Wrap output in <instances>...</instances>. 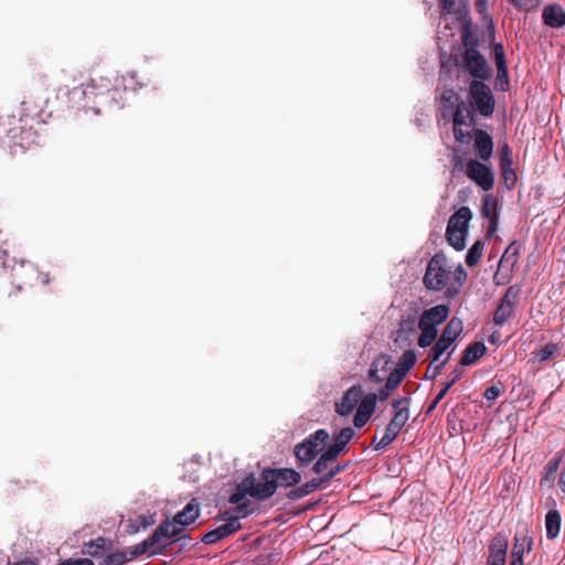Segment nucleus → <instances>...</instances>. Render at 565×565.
<instances>
[{
    "label": "nucleus",
    "instance_id": "f257e3e1",
    "mask_svg": "<svg viewBox=\"0 0 565 565\" xmlns=\"http://www.w3.org/2000/svg\"><path fill=\"white\" fill-rule=\"evenodd\" d=\"M466 277L467 273L461 265L452 270L444 254H435L428 262L423 281L427 289L440 291L450 288L452 281L461 285Z\"/></svg>",
    "mask_w": 565,
    "mask_h": 565
},
{
    "label": "nucleus",
    "instance_id": "f03ea898",
    "mask_svg": "<svg viewBox=\"0 0 565 565\" xmlns=\"http://www.w3.org/2000/svg\"><path fill=\"white\" fill-rule=\"evenodd\" d=\"M273 473L264 470L257 478L254 476L246 477L235 489L230 501L236 505L245 504L243 500L246 495L258 500H266L275 493V484L273 483Z\"/></svg>",
    "mask_w": 565,
    "mask_h": 565
},
{
    "label": "nucleus",
    "instance_id": "7ed1b4c3",
    "mask_svg": "<svg viewBox=\"0 0 565 565\" xmlns=\"http://www.w3.org/2000/svg\"><path fill=\"white\" fill-rule=\"evenodd\" d=\"M449 315L447 305H437L423 311L417 322V330L420 331L417 344L420 348L431 345L438 334V326L441 324Z\"/></svg>",
    "mask_w": 565,
    "mask_h": 565
},
{
    "label": "nucleus",
    "instance_id": "20e7f679",
    "mask_svg": "<svg viewBox=\"0 0 565 565\" xmlns=\"http://www.w3.org/2000/svg\"><path fill=\"white\" fill-rule=\"evenodd\" d=\"M82 94L86 99H92L98 106L110 107L118 105L117 96L119 90L114 88L111 81L107 77L93 78L82 88Z\"/></svg>",
    "mask_w": 565,
    "mask_h": 565
},
{
    "label": "nucleus",
    "instance_id": "39448f33",
    "mask_svg": "<svg viewBox=\"0 0 565 565\" xmlns=\"http://www.w3.org/2000/svg\"><path fill=\"white\" fill-rule=\"evenodd\" d=\"M330 438L326 429H318L295 446L294 452L301 463L311 462L327 446Z\"/></svg>",
    "mask_w": 565,
    "mask_h": 565
},
{
    "label": "nucleus",
    "instance_id": "423d86ee",
    "mask_svg": "<svg viewBox=\"0 0 565 565\" xmlns=\"http://www.w3.org/2000/svg\"><path fill=\"white\" fill-rule=\"evenodd\" d=\"M184 529L181 526L175 518L172 521H166L158 526V529L148 539L142 541L148 551V555L152 556L162 552L166 546V540L179 535Z\"/></svg>",
    "mask_w": 565,
    "mask_h": 565
},
{
    "label": "nucleus",
    "instance_id": "0eeeda50",
    "mask_svg": "<svg viewBox=\"0 0 565 565\" xmlns=\"http://www.w3.org/2000/svg\"><path fill=\"white\" fill-rule=\"evenodd\" d=\"M458 64L475 78L473 81L487 79L492 74L484 56L475 47H467Z\"/></svg>",
    "mask_w": 565,
    "mask_h": 565
},
{
    "label": "nucleus",
    "instance_id": "6e6552de",
    "mask_svg": "<svg viewBox=\"0 0 565 565\" xmlns=\"http://www.w3.org/2000/svg\"><path fill=\"white\" fill-rule=\"evenodd\" d=\"M471 105L484 117L494 110V98L488 85L481 81H472L469 87Z\"/></svg>",
    "mask_w": 565,
    "mask_h": 565
},
{
    "label": "nucleus",
    "instance_id": "1a4fd4ad",
    "mask_svg": "<svg viewBox=\"0 0 565 565\" xmlns=\"http://www.w3.org/2000/svg\"><path fill=\"white\" fill-rule=\"evenodd\" d=\"M467 177L482 190L489 191L494 185V173L489 164L470 159L466 164Z\"/></svg>",
    "mask_w": 565,
    "mask_h": 565
},
{
    "label": "nucleus",
    "instance_id": "9d476101",
    "mask_svg": "<svg viewBox=\"0 0 565 565\" xmlns=\"http://www.w3.org/2000/svg\"><path fill=\"white\" fill-rule=\"evenodd\" d=\"M520 296V288L518 286H510L504 296L502 297L498 308L493 315V322L495 326L502 327L514 315V307Z\"/></svg>",
    "mask_w": 565,
    "mask_h": 565
},
{
    "label": "nucleus",
    "instance_id": "9b49d317",
    "mask_svg": "<svg viewBox=\"0 0 565 565\" xmlns=\"http://www.w3.org/2000/svg\"><path fill=\"white\" fill-rule=\"evenodd\" d=\"M252 512L248 504H238L236 505L235 513L231 512L225 513L224 523L217 526L215 530L218 534V537L224 539L241 529V518H246Z\"/></svg>",
    "mask_w": 565,
    "mask_h": 565
},
{
    "label": "nucleus",
    "instance_id": "f8f14e48",
    "mask_svg": "<svg viewBox=\"0 0 565 565\" xmlns=\"http://www.w3.org/2000/svg\"><path fill=\"white\" fill-rule=\"evenodd\" d=\"M450 341L443 339L441 337L437 340L435 345L430 350V365H435L433 377H436L448 362L451 353L455 351V347Z\"/></svg>",
    "mask_w": 565,
    "mask_h": 565
},
{
    "label": "nucleus",
    "instance_id": "ddd939ff",
    "mask_svg": "<svg viewBox=\"0 0 565 565\" xmlns=\"http://www.w3.org/2000/svg\"><path fill=\"white\" fill-rule=\"evenodd\" d=\"M148 554L146 545L141 542L135 546L128 547L121 551H115L108 554L100 565H124L127 562L135 559L136 557Z\"/></svg>",
    "mask_w": 565,
    "mask_h": 565
},
{
    "label": "nucleus",
    "instance_id": "4468645a",
    "mask_svg": "<svg viewBox=\"0 0 565 565\" xmlns=\"http://www.w3.org/2000/svg\"><path fill=\"white\" fill-rule=\"evenodd\" d=\"M508 545L509 543L507 536L502 533H498L489 545L487 565H504Z\"/></svg>",
    "mask_w": 565,
    "mask_h": 565
},
{
    "label": "nucleus",
    "instance_id": "2eb2a0df",
    "mask_svg": "<svg viewBox=\"0 0 565 565\" xmlns=\"http://www.w3.org/2000/svg\"><path fill=\"white\" fill-rule=\"evenodd\" d=\"M363 395L362 387L360 385H353L342 396L340 402L335 404V412L341 416L350 415Z\"/></svg>",
    "mask_w": 565,
    "mask_h": 565
},
{
    "label": "nucleus",
    "instance_id": "dca6fc26",
    "mask_svg": "<svg viewBox=\"0 0 565 565\" xmlns=\"http://www.w3.org/2000/svg\"><path fill=\"white\" fill-rule=\"evenodd\" d=\"M341 471V468H334L333 470L329 471L328 475H324L319 478H313L312 480L306 482L305 484L294 489L289 493V498L291 499H299L302 497H306L313 492L316 489H318L322 483L328 482L331 480L334 476H337Z\"/></svg>",
    "mask_w": 565,
    "mask_h": 565
},
{
    "label": "nucleus",
    "instance_id": "f3484780",
    "mask_svg": "<svg viewBox=\"0 0 565 565\" xmlns=\"http://www.w3.org/2000/svg\"><path fill=\"white\" fill-rule=\"evenodd\" d=\"M473 150L479 159L489 161L493 153V141L484 130H477L475 135Z\"/></svg>",
    "mask_w": 565,
    "mask_h": 565
},
{
    "label": "nucleus",
    "instance_id": "a211bd4d",
    "mask_svg": "<svg viewBox=\"0 0 565 565\" xmlns=\"http://www.w3.org/2000/svg\"><path fill=\"white\" fill-rule=\"evenodd\" d=\"M268 472L273 473V483L275 484V491L278 487H292L300 482L301 476L298 471L289 468L282 469H268Z\"/></svg>",
    "mask_w": 565,
    "mask_h": 565
},
{
    "label": "nucleus",
    "instance_id": "6ab92c4d",
    "mask_svg": "<svg viewBox=\"0 0 565 565\" xmlns=\"http://www.w3.org/2000/svg\"><path fill=\"white\" fill-rule=\"evenodd\" d=\"M533 546V537L529 529L525 526L519 530L514 535V544L512 548V557L524 559V555L530 553Z\"/></svg>",
    "mask_w": 565,
    "mask_h": 565
},
{
    "label": "nucleus",
    "instance_id": "aec40b11",
    "mask_svg": "<svg viewBox=\"0 0 565 565\" xmlns=\"http://www.w3.org/2000/svg\"><path fill=\"white\" fill-rule=\"evenodd\" d=\"M472 218V212L468 206H461L449 218L447 228L455 232L468 233L469 223Z\"/></svg>",
    "mask_w": 565,
    "mask_h": 565
},
{
    "label": "nucleus",
    "instance_id": "412c9836",
    "mask_svg": "<svg viewBox=\"0 0 565 565\" xmlns=\"http://www.w3.org/2000/svg\"><path fill=\"white\" fill-rule=\"evenodd\" d=\"M441 4V20L447 21L448 15L458 22H463L467 15L466 4L457 0H439Z\"/></svg>",
    "mask_w": 565,
    "mask_h": 565
},
{
    "label": "nucleus",
    "instance_id": "4be33fe9",
    "mask_svg": "<svg viewBox=\"0 0 565 565\" xmlns=\"http://www.w3.org/2000/svg\"><path fill=\"white\" fill-rule=\"evenodd\" d=\"M542 18L544 23L551 28H562L565 25V11L557 4L546 6Z\"/></svg>",
    "mask_w": 565,
    "mask_h": 565
},
{
    "label": "nucleus",
    "instance_id": "5701e85b",
    "mask_svg": "<svg viewBox=\"0 0 565 565\" xmlns=\"http://www.w3.org/2000/svg\"><path fill=\"white\" fill-rule=\"evenodd\" d=\"M498 204L492 195H486L482 200V216L490 220L488 234L491 235L497 231L498 226Z\"/></svg>",
    "mask_w": 565,
    "mask_h": 565
},
{
    "label": "nucleus",
    "instance_id": "b1692460",
    "mask_svg": "<svg viewBox=\"0 0 565 565\" xmlns=\"http://www.w3.org/2000/svg\"><path fill=\"white\" fill-rule=\"evenodd\" d=\"M409 397H402L398 399H394L392 403L393 408L395 409V414L393 418L390 420L395 424L401 429L405 426L407 420L409 419Z\"/></svg>",
    "mask_w": 565,
    "mask_h": 565
},
{
    "label": "nucleus",
    "instance_id": "393cba45",
    "mask_svg": "<svg viewBox=\"0 0 565 565\" xmlns=\"http://www.w3.org/2000/svg\"><path fill=\"white\" fill-rule=\"evenodd\" d=\"M354 435L355 431L353 428H342L338 434L334 435L333 443L330 445L328 450L338 458V456L345 449L347 445L351 441Z\"/></svg>",
    "mask_w": 565,
    "mask_h": 565
},
{
    "label": "nucleus",
    "instance_id": "a878e982",
    "mask_svg": "<svg viewBox=\"0 0 565 565\" xmlns=\"http://www.w3.org/2000/svg\"><path fill=\"white\" fill-rule=\"evenodd\" d=\"M335 460L337 457L333 454H331L328 449H326L313 465L312 471L322 477L324 475H328V472L333 470L334 468L342 469L341 466L334 465Z\"/></svg>",
    "mask_w": 565,
    "mask_h": 565
},
{
    "label": "nucleus",
    "instance_id": "bb28decb",
    "mask_svg": "<svg viewBox=\"0 0 565 565\" xmlns=\"http://www.w3.org/2000/svg\"><path fill=\"white\" fill-rule=\"evenodd\" d=\"M200 515L199 503L193 499L191 500L182 511H180L174 518L178 523L184 529L185 526L193 523Z\"/></svg>",
    "mask_w": 565,
    "mask_h": 565
},
{
    "label": "nucleus",
    "instance_id": "cd10ccee",
    "mask_svg": "<svg viewBox=\"0 0 565 565\" xmlns=\"http://www.w3.org/2000/svg\"><path fill=\"white\" fill-rule=\"evenodd\" d=\"M561 514L557 510H550L545 515L546 536L553 540L558 536L561 531Z\"/></svg>",
    "mask_w": 565,
    "mask_h": 565
},
{
    "label": "nucleus",
    "instance_id": "c85d7f7f",
    "mask_svg": "<svg viewBox=\"0 0 565 565\" xmlns=\"http://www.w3.org/2000/svg\"><path fill=\"white\" fill-rule=\"evenodd\" d=\"M487 348L482 342H473L463 351L461 365H471L477 362L486 352Z\"/></svg>",
    "mask_w": 565,
    "mask_h": 565
},
{
    "label": "nucleus",
    "instance_id": "c756f323",
    "mask_svg": "<svg viewBox=\"0 0 565 565\" xmlns=\"http://www.w3.org/2000/svg\"><path fill=\"white\" fill-rule=\"evenodd\" d=\"M462 329V321L458 318H452L444 328L440 337L454 343L456 339L461 334Z\"/></svg>",
    "mask_w": 565,
    "mask_h": 565
},
{
    "label": "nucleus",
    "instance_id": "7c9ffc66",
    "mask_svg": "<svg viewBox=\"0 0 565 565\" xmlns=\"http://www.w3.org/2000/svg\"><path fill=\"white\" fill-rule=\"evenodd\" d=\"M416 330V318L414 316H408L407 318L403 319L399 323L396 341L399 339L411 340L409 335L415 334Z\"/></svg>",
    "mask_w": 565,
    "mask_h": 565
},
{
    "label": "nucleus",
    "instance_id": "2f4dec72",
    "mask_svg": "<svg viewBox=\"0 0 565 565\" xmlns=\"http://www.w3.org/2000/svg\"><path fill=\"white\" fill-rule=\"evenodd\" d=\"M401 430L402 429L399 427H397L395 424L390 422L385 428L384 435L374 445V449L375 450L385 449L398 436Z\"/></svg>",
    "mask_w": 565,
    "mask_h": 565
},
{
    "label": "nucleus",
    "instance_id": "473e14b6",
    "mask_svg": "<svg viewBox=\"0 0 565 565\" xmlns=\"http://www.w3.org/2000/svg\"><path fill=\"white\" fill-rule=\"evenodd\" d=\"M392 361L387 355H380L371 364V367L369 370V379L371 381H374L376 383H381L384 380L383 374H381L379 370V365L382 364H391Z\"/></svg>",
    "mask_w": 565,
    "mask_h": 565
},
{
    "label": "nucleus",
    "instance_id": "72a5a7b5",
    "mask_svg": "<svg viewBox=\"0 0 565 565\" xmlns=\"http://www.w3.org/2000/svg\"><path fill=\"white\" fill-rule=\"evenodd\" d=\"M377 395L375 393H369L361 397L358 403L356 409L372 416L376 409Z\"/></svg>",
    "mask_w": 565,
    "mask_h": 565
},
{
    "label": "nucleus",
    "instance_id": "f704fd0d",
    "mask_svg": "<svg viewBox=\"0 0 565 565\" xmlns=\"http://www.w3.org/2000/svg\"><path fill=\"white\" fill-rule=\"evenodd\" d=\"M468 233L450 231L446 228V238L450 246L456 250H462L466 247V238Z\"/></svg>",
    "mask_w": 565,
    "mask_h": 565
},
{
    "label": "nucleus",
    "instance_id": "c9c22d12",
    "mask_svg": "<svg viewBox=\"0 0 565 565\" xmlns=\"http://www.w3.org/2000/svg\"><path fill=\"white\" fill-rule=\"evenodd\" d=\"M493 52H494V60H495V65H497V70H498V76H499V78L504 77L507 79L508 78V68H507L504 50H503L502 44H499V43L495 44Z\"/></svg>",
    "mask_w": 565,
    "mask_h": 565
},
{
    "label": "nucleus",
    "instance_id": "e433bc0d",
    "mask_svg": "<svg viewBox=\"0 0 565 565\" xmlns=\"http://www.w3.org/2000/svg\"><path fill=\"white\" fill-rule=\"evenodd\" d=\"M483 253V243L481 241H477L473 245L468 249L466 255V264L470 267L476 266Z\"/></svg>",
    "mask_w": 565,
    "mask_h": 565
},
{
    "label": "nucleus",
    "instance_id": "4c0bfd02",
    "mask_svg": "<svg viewBox=\"0 0 565 565\" xmlns=\"http://www.w3.org/2000/svg\"><path fill=\"white\" fill-rule=\"evenodd\" d=\"M559 352L561 349L557 344L548 343L536 352V359L539 362H545L550 359H553L554 356L559 355Z\"/></svg>",
    "mask_w": 565,
    "mask_h": 565
},
{
    "label": "nucleus",
    "instance_id": "58836bf2",
    "mask_svg": "<svg viewBox=\"0 0 565 565\" xmlns=\"http://www.w3.org/2000/svg\"><path fill=\"white\" fill-rule=\"evenodd\" d=\"M415 363H416V354L414 351L408 350L402 354V356L395 367H397L398 370H401L407 374L408 371L413 367V365Z\"/></svg>",
    "mask_w": 565,
    "mask_h": 565
},
{
    "label": "nucleus",
    "instance_id": "ea45409f",
    "mask_svg": "<svg viewBox=\"0 0 565 565\" xmlns=\"http://www.w3.org/2000/svg\"><path fill=\"white\" fill-rule=\"evenodd\" d=\"M105 546V539L98 537L96 540H92L84 545V553L92 556L97 557L100 555L102 551Z\"/></svg>",
    "mask_w": 565,
    "mask_h": 565
},
{
    "label": "nucleus",
    "instance_id": "a19ab883",
    "mask_svg": "<svg viewBox=\"0 0 565 565\" xmlns=\"http://www.w3.org/2000/svg\"><path fill=\"white\" fill-rule=\"evenodd\" d=\"M406 376V373L398 370L397 367H394L390 371L385 385L388 390H394L398 386V384L403 381V379Z\"/></svg>",
    "mask_w": 565,
    "mask_h": 565
},
{
    "label": "nucleus",
    "instance_id": "79ce46f5",
    "mask_svg": "<svg viewBox=\"0 0 565 565\" xmlns=\"http://www.w3.org/2000/svg\"><path fill=\"white\" fill-rule=\"evenodd\" d=\"M469 124L454 126V135L458 142L469 143L471 140V134L468 130Z\"/></svg>",
    "mask_w": 565,
    "mask_h": 565
},
{
    "label": "nucleus",
    "instance_id": "37998d69",
    "mask_svg": "<svg viewBox=\"0 0 565 565\" xmlns=\"http://www.w3.org/2000/svg\"><path fill=\"white\" fill-rule=\"evenodd\" d=\"M512 164L511 149L508 143H504L501 148L500 153V168L505 173V169H509Z\"/></svg>",
    "mask_w": 565,
    "mask_h": 565
},
{
    "label": "nucleus",
    "instance_id": "c03bdc74",
    "mask_svg": "<svg viewBox=\"0 0 565 565\" xmlns=\"http://www.w3.org/2000/svg\"><path fill=\"white\" fill-rule=\"evenodd\" d=\"M515 7L523 10H531L535 8L539 3L537 0H509Z\"/></svg>",
    "mask_w": 565,
    "mask_h": 565
},
{
    "label": "nucleus",
    "instance_id": "a18cd8bd",
    "mask_svg": "<svg viewBox=\"0 0 565 565\" xmlns=\"http://www.w3.org/2000/svg\"><path fill=\"white\" fill-rule=\"evenodd\" d=\"M463 109H466L463 104L457 106V109L454 114V126L467 124L466 116L463 115Z\"/></svg>",
    "mask_w": 565,
    "mask_h": 565
},
{
    "label": "nucleus",
    "instance_id": "49530a36",
    "mask_svg": "<svg viewBox=\"0 0 565 565\" xmlns=\"http://www.w3.org/2000/svg\"><path fill=\"white\" fill-rule=\"evenodd\" d=\"M371 418V416H369L367 414H364L363 412H360L356 409V413L354 415V418H353V423H354V426L356 428H361L363 427L367 420Z\"/></svg>",
    "mask_w": 565,
    "mask_h": 565
},
{
    "label": "nucleus",
    "instance_id": "de8ad7c7",
    "mask_svg": "<svg viewBox=\"0 0 565 565\" xmlns=\"http://www.w3.org/2000/svg\"><path fill=\"white\" fill-rule=\"evenodd\" d=\"M500 395V388L497 385H492L484 391V398L488 401H494Z\"/></svg>",
    "mask_w": 565,
    "mask_h": 565
},
{
    "label": "nucleus",
    "instance_id": "09e8293b",
    "mask_svg": "<svg viewBox=\"0 0 565 565\" xmlns=\"http://www.w3.org/2000/svg\"><path fill=\"white\" fill-rule=\"evenodd\" d=\"M516 255H518V250L514 247V244H511L505 249L501 260H509L510 258H512V263L514 264L516 262Z\"/></svg>",
    "mask_w": 565,
    "mask_h": 565
},
{
    "label": "nucleus",
    "instance_id": "8fccbe9b",
    "mask_svg": "<svg viewBox=\"0 0 565 565\" xmlns=\"http://www.w3.org/2000/svg\"><path fill=\"white\" fill-rule=\"evenodd\" d=\"M122 86H124V89H135L136 86H135V79H136V74L135 73H131V74H127L126 76H122Z\"/></svg>",
    "mask_w": 565,
    "mask_h": 565
},
{
    "label": "nucleus",
    "instance_id": "3c124183",
    "mask_svg": "<svg viewBox=\"0 0 565 565\" xmlns=\"http://www.w3.org/2000/svg\"><path fill=\"white\" fill-rule=\"evenodd\" d=\"M220 540H222V539H221V537H218V534H217V532H216V530H215V529H214V530H212V531H210V532H207V533L203 536V539H202V541H203L205 544H214V543L218 542Z\"/></svg>",
    "mask_w": 565,
    "mask_h": 565
},
{
    "label": "nucleus",
    "instance_id": "603ef678",
    "mask_svg": "<svg viewBox=\"0 0 565 565\" xmlns=\"http://www.w3.org/2000/svg\"><path fill=\"white\" fill-rule=\"evenodd\" d=\"M58 565H94L93 561L88 558H78V559H66L61 562Z\"/></svg>",
    "mask_w": 565,
    "mask_h": 565
},
{
    "label": "nucleus",
    "instance_id": "864d4df0",
    "mask_svg": "<svg viewBox=\"0 0 565 565\" xmlns=\"http://www.w3.org/2000/svg\"><path fill=\"white\" fill-rule=\"evenodd\" d=\"M450 388V385H445L440 392L436 395L435 399L433 401L430 407H429V411L434 409L437 404L445 397V395L447 394V392L449 391Z\"/></svg>",
    "mask_w": 565,
    "mask_h": 565
},
{
    "label": "nucleus",
    "instance_id": "5fc2aeb1",
    "mask_svg": "<svg viewBox=\"0 0 565 565\" xmlns=\"http://www.w3.org/2000/svg\"><path fill=\"white\" fill-rule=\"evenodd\" d=\"M462 365L460 366H457L451 373H450V376H451V380L446 384V385H450V387L461 377L462 375V369H461Z\"/></svg>",
    "mask_w": 565,
    "mask_h": 565
},
{
    "label": "nucleus",
    "instance_id": "6e6d98bb",
    "mask_svg": "<svg viewBox=\"0 0 565 565\" xmlns=\"http://www.w3.org/2000/svg\"><path fill=\"white\" fill-rule=\"evenodd\" d=\"M441 98L445 103L452 104L454 99L456 98V94L452 89H446L443 93Z\"/></svg>",
    "mask_w": 565,
    "mask_h": 565
},
{
    "label": "nucleus",
    "instance_id": "4d7b16f0",
    "mask_svg": "<svg viewBox=\"0 0 565 565\" xmlns=\"http://www.w3.org/2000/svg\"><path fill=\"white\" fill-rule=\"evenodd\" d=\"M476 10L480 14H484L487 11V0H476Z\"/></svg>",
    "mask_w": 565,
    "mask_h": 565
},
{
    "label": "nucleus",
    "instance_id": "13d9d810",
    "mask_svg": "<svg viewBox=\"0 0 565 565\" xmlns=\"http://www.w3.org/2000/svg\"><path fill=\"white\" fill-rule=\"evenodd\" d=\"M392 391L393 390H388L387 386L385 385L382 390L379 391V394H376L377 399L385 401L390 396Z\"/></svg>",
    "mask_w": 565,
    "mask_h": 565
},
{
    "label": "nucleus",
    "instance_id": "bf43d9fd",
    "mask_svg": "<svg viewBox=\"0 0 565 565\" xmlns=\"http://www.w3.org/2000/svg\"><path fill=\"white\" fill-rule=\"evenodd\" d=\"M557 467H558V460H550L546 468H547V472L553 476L556 470H557Z\"/></svg>",
    "mask_w": 565,
    "mask_h": 565
},
{
    "label": "nucleus",
    "instance_id": "052dcab7",
    "mask_svg": "<svg viewBox=\"0 0 565 565\" xmlns=\"http://www.w3.org/2000/svg\"><path fill=\"white\" fill-rule=\"evenodd\" d=\"M558 484L563 492H565V469L561 472Z\"/></svg>",
    "mask_w": 565,
    "mask_h": 565
},
{
    "label": "nucleus",
    "instance_id": "680f3d73",
    "mask_svg": "<svg viewBox=\"0 0 565 565\" xmlns=\"http://www.w3.org/2000/svg\"><path fill=\"white\" fill-rule=\"evenodd\" d=\"M379 370L381 373L385 374V373H390V371L392 370L391 369V364H382V365H379Z\"/></svg>",
    "mask_w": 565,
    "mask_h": 565
},
{
    "label": "nucleus",
    "instance_id": "e2e57ef3",
    "mask_svg": "<svg viewBox=\"0 0 565 565\" xmlns=\"http://www.w3.org/2000/svg\"><path fill=\"white\" fill-rule=\"evenodd\" d=\"M510 565H524V559L512 557Z\"/></svg>",
    "mask_w": 565,
    "mask_h": 565
},
{
    "label": "nucleus",
    "instance_id": "0e129e2a",
    "mask_svg": "<svg viewBox=\"0 0 565 565\" xmlns=\"http://www.w3.org/2000/svg\"><path fill=\"white\" fill-rule=\"evenodd\" d=\"M510 174H513V173H512V171L510 170V168H509V169H505V173L503 172V177H504L505 181H508V180H509Z\"/></svg>",
    "mask_w": 565,
    "mask_h": 565
},
{
    "label": "nucleus",
    "instance_id": "69168bd1",
    "mask_svg": "<svg viewBox=\"0 0 565 565\" xmlns=\"http://www.w3.org/2000/svg\"><path fill=\"white\" fill-rule=\"evenodd\" d=\"M148 525H149V523L145 522V523L142 524V527H143V529H146Z\"/></svg>",
    "mask_w": 565,
    "mask_h": 565
},
{
    "label": "nucleus",
    "instance_id": "338daca9",
    "mask_svg": "<svg viewBox=\"0 0 565 565\" xmlns=\"http://www.w3.org/2000/svg\"><path fill=\"white\" fill-rule=\"evenodd\" d=\"M94 110H95L96 114L99 113V108L98 107L94 108Z\"/></svg>",
    "mask_w": 565,
    "mask_h": 565
}]
</instances>
